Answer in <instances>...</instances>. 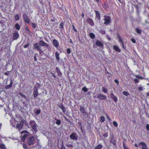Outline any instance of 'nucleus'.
Here are the masks:
<instances>
[{
    "label": "nucleus",
    "instance_id": "60",
    "mask_svg": "<svg viewBox=\"0 0 149 149\" xmlns=\"http://www.w3.org/2000/svg\"><path fill=\"white\" fill-rule=\"evenodd\" d=\"M142 25H144V23H141Z\"/></svg>",
    "mask_w": 149,
    "mask_h": 149
},
{
    "label": "nucleus",
    "instance_id": "27",
    "mask_svg": "<svg viewBox=\"0 0 149 149\" xmlns=\"http://www.w3.org/2000/svg\"><path fill=\"white\" fill-rule=\"evenodd\" d=\"M15 28L18 30H19L20 29V27L18 24H16L15 25Z\"/></svg>",
    "mask_w": 149,
    "mask_h": 149
},
{
    "label": "nucleus",
    "instance_id": "16",
    "mask_svg": "<svg viewBox=\"0 0 149 149\" xmlns=\"http://www.w3.org/2000/svg\"><path fill=\"white\" fill-rule=\"evenodd\" d=\"M95 13L96 14V17L99 20H100V15L98 11L95 10Z\"/></svg>",
    "mask_w": 149,
    "mask_h": 149
},
{
    "label": "nucleus",
    "instance_id": "25",
    "mask_svg": "<svg viewBox=\"0 0 149 149\" xmlns=\"http://www.w3.org/2000/svg\"><path fill=\"white\" fill-rule=\"evenodd\" d=\"M102 147V146L101 145H99L97 146L95 149H101Z\"/></svg>",
    "mask_w": 149,
    "mask_h": 149
},
{
    "label": "nucleus",
    "instance_id": "15",
    "mask_svg": "<svg viewBox=\"0 0 149 149\" xmlns=\"http://www.w3.org/2000/svg\"><path fill=\"white\" fill-rule=\"evenodd\" d=\"M96 45L99 47H102L103 46L102 43L99 40H97L96 42Z\"/></svg>",
    "mask_w": 149,
    "mask_h": 149
},
{
    "label": "nucleus",
    "instance_id": "42",
    "mask_svg": "<svg viewBox=\"0 0 149 149\" xmlns=\"http://www.w3.org/2000/svg\"><path fill=\"white\" fill-rule=\"evenodd\" d=\"M67 53L68 54H70V49H67Z\"/></svg>",
    "mask_w": 149,
    "mask_h": 149
},
{
    "label": "nucleus",
    "instance_id": "23",
    "mask_svg": "<svg viewBox=\"0 0 149 149\" xmlns=\"http://www.w3.org/2000/svg\"><path fill=\"white\" fill-rule=\"evenodd\" d=\"M0 148L1 149H6V147L4 144H2L0 145Z\"/></svg>",
    "mask_w": 149,
    "mask_h": 149
},
{
    "label": "nucleus",
    "instance_id": "52",
    "mask_svg": "<svg viewBox=\"0 0 149 149\" xmlns=\"http://www.w3.org/2000/svg\"><path fill=\"white\" fill-rule=\"evenodd\" d=\"M51 74H52V76L54 77V78H55L56 77L55 76V75H54V74L53 73H51Z\"/></svg>",
    "mask_w": 149,
    "mask_h": 149
},
{
    "label": "nucleus",
    "instance_id": "39",
    "mask_svg": "<svg viewBox=\"0 0 149 149\" xmlns=\"http://www.w3.org/2000/svg\"><path fill=\"white\" fill-rule=\"evenodd\" d=\"M134 81L136 83H138L139 82V79L136 78L134 79Z\"/></svg>",
    "mask_w": 149,
    "mask_h": 149
},
{
    "label": "nucleus",
    "instance_id": "5",
    "mask_svg": "<svg viewBox=\"0 0 149 149\" xmlns=\"http://www.w3.org/2000/svg\"><path fill=\"white\" fill-rule=\"evenodd\" d=\"M97 98L100 100H105L107 98L106 96L104 95H102L101 94H98Z\"/></svg>",
    "mask_w": 149,
    "mask_h": 149
},
{
    "label": "nucleus",
    "instance_id": "21",
    "mask_svg": "<svg viewBox=\"0 0 149 149\" xmlns=\"http://www.w3.org/2000/svg\"><path fill=\"white\" fill-rule=\"evenodd\" d=\"M113 48L117 52H120V50L119 49V48L116 46H114Z\"/></svg>",
    "mask_w": 149,
    "mask_h": 149
},
{
    "label": "nucleus",
    "instance_id": "44",
    "mask_svg": "<svg viewBox=\"0 0 149 149\" xmlns=\"http://www.w3.org/2000/svg\"><path fill=\"white\" fill-rule=\"evenodd\" d=\"M12 85L10 84L9 85L7 86H6V88L7 89H8L10 88L12 86Z\"/></svg>",
    "mask_w": 149,
    "mask_h": 149
},
{
    "label": "nucleus",
    "instance_id": "59",
    "mask_svg": "<svg viewBox=\"0 0 149 149\" xmlns=\"http://www.w3.org/2000/svg\"><path fill=\"white\" fill-rule=\"evenodd\" d=\"M112 141V140H111V141ZM112 142L113 143V145H115V144H116V143L114 142Z\"/></svg>",
    "mask_w": 149,
    "mask_h": 149
},
{
    "label": "nucleus",
    "instance_id": "7",
    "mask_svg": "<svg viewBox=\"0 0 149 149\" xmlns=\"http://www.w3.org/2000/svg\"><path fill=\"white\" fill-rule=\"evenodd\" d=\"M23 16L25 21L27 24L29 23L30 20L27 16L25 14H24Z\"/></svg>",
    "mask_w": 149,
    "mask_h": 149
},
{
    "label": "nucleus",
    "instance_id": "6",
    "mask_svg": "<svg viewBox=\"0 0 149 149\" xmlns=\"http://www.w3.org/2000/svg\"><path fill=\"white\" fill-rule=\"evenodd\" d=\"M86 22L91 26H93L94 25V22L92 19L91 18H88L86 20Z\"/></svg>",
    "mask_w": 149,
    "mask_h": 149
},
{
    "label": "nucleus",
    "instance_id": "3",
    "mask_svg": "<svg viewBox=\"0 0 149 149\" xmlns=\"http://www.w3.org/2000/svg\"><path fill=\"white\" fill-rule=\"evenodd\" d=\"M24 122L22 120L19 122L16 125V127L18 129L19 131H20L21 129L23 127L24 125Z\"/></svg>",
    "mask_w": 149,
    "mask_h": 149
},
{
    "label": "nucleus",
    "instance_id": "40",
    "mask_svg": "<svg viewBox=\"0 0 149 149\" xmlns=\"http://www.w3.org/2000/svg\"><path fill=\"white\" fill-rule=\"evenodd\" d=\"M138 89L140 91H142L143 90V88L142 87L140 86L138 88Z\"/></svg>",
    "mask_w": 149,
    "mask_h": 149
},
{
    "label": "nucleus",
    "instance_id": "64",
    "mask_svg": "<svg viewBox=\"0 0 149 149\" xmlns=\"http://www.w3.org/2000/svg\"><path fill=\"white\" fill-rule=\"evenodd\" d=\"M147 95L149 97V94L148 93L147 94Z\"/></svg>",
    "mask_w": 149,
    "mask_h": 149
},
{
    "label": "nucleus",
    "instance_id": "34",
    "mask_svg": "<svg viewBox=\"0 0 149 149\" xmlns=\"http://www.w3.org/2000/svg\"><path fill=\"white\" fill-rule=\"evenodd\" d=\"M82 90L85 92H86L88 91V89L86 87L83 88Z\"/></svg>",
    "mask_w": 149,
    "mask_h": 149
},
{
    "label": "nucleus",
    "instance_id": "29",
    "mask_svg": "<svg viewBox=\"0 0 149 149\" xmlns=\"http://www.w3.org/2000/svg\"><path fill=\"white\" fill-rule=\"evenodd\" d=\"M90 36L91 38H93L95 37V35L93 33H91L90 34Z\"/></svg>",
    "mask_w": 149,
    "mask_h": 149
},
{
    "label": "nucleus",
    "instance_id": "37",
    "mask_svg": "<svg viewBox=\"0 0 149 149\" xmlns=\"http://www.w3.org/2000/svg\"><path fill=\"white\" fill-rule=\"evenodd\" d=\"M146 128L147 130L149 131V124H147L146 126Z\"/></svg>",
    "mask_w": 149,
    "mask_h": 149
},
{
    "label": "nucleus",
    "instance_id": "13",
    "mask_svg": "<svg viewBox=\"0 0 149 149\" xmlns=\"http://www.w3.org/2000/svg\"><path fill=\"white\" fill-rule=\"evenodd\" d=\"M19 35L18 33L17 32L14 33L13 34V39L14 40L17 39L19 37Z\"/></svg>",
    "mask_w": 149,
    "mask_h": 149
},
{
    "label": "nucleus",
    "instance_id": "49",
    "mask_svg": "<svg viewBox=\"0 0 149 149\" xmlns=\"http://www.w3.org/2000/svg\"><path fill=\"white\" fill-rule=\"evenodd\" d=\"M23 147L25 149H26L27 148V146L26 145H24Z\"/></svg>",
    "mask_w": 149,
    "mask_h": 149
},
{
    "label": "nucleus",
    "instance_id": "10",
    "mask_svg": "<svg viewBox=\"0 0 149 149\" xmlns=\"http://www.w3.org/2000/svg\"><path fill=\"white\" fill-rule=\"evenodd\" d=\"M39 44L42 46H46V47H48V45L45 43L44 41L41 40L39 42Z\"/></svg>",
    "mask_w": 149,
    "mask_h": 149
},
{
    "label": "nucleus",
    "instance_id": "18",
    "mask_svg": "<svg viewBox=\"0 0 149 149\" xmlns=\"http://www.w3.org/2000/svg\"><path fill=\"white\" fill-rule=\"evenodd\" d=\"M53 43L54 46L57 47L58 45V42L56 40H54L53 41Z\"/></svg>",
    "mask_w": 149,
    "mask_h": 149
},
{
    "label": "nucleus",
    "instance_id": "48",
    "mask_svg": "<svg viewBox=\"0 0 149 149\" xmlns=\"http://www.w3.org/2000/svg\"><path fill=\"white\" fill-rule=\"evenodd\" d=\"M58 71H57V72H58V75H61V74H62V73H61L60 72V71L58 69Z\"/></svg>",
    "mask_w": 149,
    "mask_h": 149
},
{
    "label": "nucleus",
    "instance_id": "22",
    "mask_svg": "<svg viewBox=\"0 0 149 149\" xmlns=\"http://www.w3.org/2000/svg\"><path fill=\"white\" fill-rule=\"evenodd\" d=\"M135 30L136 32L138 34H140L141 33L142 31L140 29L137 28Z\"/></svg>",
    "mask_w": 149,
    "mask_h": 149
},
{
    "label": "nucleus",
    "instance_id": "43",
    "mask_svg": "<svg viewBox=\"0 0 149 149\" xmlns=\"http://www.w3.org/2000/svg\"><path fill=\"white\" fill-rule=\"evenodd\" d=\"M60 26L61 28H62L63 26V23L61 22L60 24Z\"/></svg>",
    "mask_w": 149,
    "mask_h": 149
},
{
    "label": "nucleus",
    "instance_id": "17",
    "mask_svg": "<svg viewBox=\"0 0 149 149\" xmlns=\"http://www.w3.org/2000/svg\"><path fill=\"white\" fill-rule=\"evenodd\" d=\"M80 111L81 112L83 113L84 115L86 114V112L85 109L83 107H81L80 108Z\"/></svg>",
    "mask_w": 149,
    "mask_h": 149
},
{
    "label": "nucleus",
    "instance_id": "56",
    "mask_svg": "<svg viewBox=\"0 0 149 149\" xmlns=\"http://www.w3.org/2000/svg\"><path fill=\"white\" fill-rule=\"evenodd\" d=\"M135 146L136 147H138V145L136 144H135Z\"/></svg>",
    "mask_w": 149,
    "mask_h": 149
},
{
    "label": "nucleus",
    "instance_id": "47",
    "mask_svg": "<svg viewBox=\"0 0 149 149\" xmlns=\"http://www.w3.org/2000/svg\"><path fill=\"white\" fill-rule=\"evenodd\" d=\"M106 117H107V119H108V120H109L110 121L111 120V119H110L108 115H106Z\"/></svg>",
    "mask_w": 149,
    "mask_h": 149
},
{
    "label": "nucleus",
    "instance_id": "24",
    "mask_svg": "<svg viewBox=\"0 0 149 149\" xmlns=\"http://www.w3.org/2000/svg\"><path fill=\"white\" fill-rule=\"evenodd\" d=\"M55 57H56V59L58 61L59 60V54L57 52H56L55 53Z\"/></svg>",
    "mask_w": 149,
    "mask_h": 149
},
{
    "label": "nucleus",
    "instance_id": "38",
    "mask_svg": "<svg viewBox=\"0 0 149 149\" xmlns=\"http://www.w3.org/2000/svg\"><path fill=\"white\" fill-rule=\"evenodd\" d=\"M41 111L40 110H37L36 111V113L37 114H38L40 113Z\"/></svg>",
    "mask_w": 149,
    "mask_h": 149
},
{
    "label": "nucleus",
    "instance_id": "9",
    "mask_svg": "<svg viewBox=\"0 0 149 149\" xmlns=\"http://www.w3.org/2000/svg\"><path fill=\"white\" fill-rule=\"evenodd\" d=\"M110 96L112 98L115 102H116L118 100L117 97L115 96L113 93H111L110 95Z\"/></svg>",
    "mask_w": 149,
    "mask_h": 149
},
{
    "label": "nucleus",
    "instance_id": "61",
    "mask_svg": "<svg viewBox=\"0 0 149 149\" xmlns=\"http://www.w3.org/2000/svg\"><path fill=\"white\" fill-rule=\"evenodd\" d=\"M26 30H29V29H28V27H26Z\"/></svg>",
    "mask_w": 149,
    "mask_h": 149
},
{
    "label": "nucleus",
    "instance_id": "51",
    "mask_svg": "<svg viewBox=\"0 0 149 149\" xmlns=\"http://www.w3.org/2000/svg\"><path fill=\"white\" fill-rule=\"evenodd\" d=\"M61 149H65V148L64 146H62L61 148Z\"/></svg>",
    "mask_w": 149,
    "mask_h": 149
},
{
    "label": "nucleus",
    "instance_id": "55",
    "mask_svg": "<svg viewBox=\"0 0 149 149\" xmlns=\"http://www.w3.org/2000/svg\"><path fill=\"white\" fill-rule=\"evenodd\" d=\"M84 15L83 13H82V14L81 17H82L83 18L84 17Z\"/></svg>",
    "mask_w": 149,
    "mask_h": 149
},
{
    "label": "nucleus",
    "instance_id": "11",
    "mask_svg": "<svg viewBox=\"0 0 149 149\" xmlns=\"http://www.w3.org/2000/svg\"><path fill=\"white\" fill-rule=\"evenodd\" d=\"M33 95L34 97H36L38 95V89L37 88L35 87L34 89Z\"/></svg>",
    "mask_w": 149,
    "mask_h": 149
},
{
    "label": "nucleus",
    "instance_id": "14",
    "mask_svg": "<svg viewBox=\"0 0 149 149\" xmlns=\"http://www.w3.org/2000/svg\"><path fill=\"white\" fill-rule=\"evenodd\" d=\"M33 46L34 48L37 50H40L41 47H40L38 45L37 43H35L33 45Z\"/></svg>",
    "mask_w": 149,
    "mask_h": 149
},
{
    "label": "nucleus",
    "instance_id": "28",
    "mask_svg": "<svg viewBox=\"0 0 149 149\" xmlns=\"http://www.w3.org/2000/svg\"><path fill=\"white\" fill-rule=\"evenodd\" d=\"M123 94L126 96H128L130 95L129 93L128 92L125 91H124L123 92Z\"/></svg>",
    "mask_w": 149,
    "mask_h": 149
},
{
    "label": "nucleus",
    "instance_id": "32",
    "mask_svg": "<svg viewBox=\"0 0 149 149\" xmlns=\"http://www.w3.org/2000/svg\"><path fill=\"white\" fill-rule=\"evenodd\" d=\"M123 144L124 149H129L127 146L126 145L124 142L123 143Z\"/></svg>",
    "mask_w": 149,
    "mask_h": 149
},
{
    "label": "nucleus",
    "instance_id": "54",
    "mask_svg": "<svg viewBox=\"0 0 149 149\" xmlns=\"http://www.w3.org/2000/svg\"><path fill=\"white\" fill-rule=\"evenodd\" d=\"M121 44H122V46H123V49H125V47H124V45H123V42H122V43H121Z\"/></svg>",
    "mask_w": 149,
    "mask_h": 149
},
{
    "label": "nucleus",
    "instance_id": "53",
    "mask_svg": "<svg viewBox=\"0 0 149 149\" xmlns=\"http://www.w3.org/2000/svg\"><path fill=\"white\" fill-rule=\"evenodd\" d=\"M73 29H74V31L75 32H77L76 30L75 29V28H74V27L73 26Z\"/></svg>",
    "mask_w": 149,
    "mask_h": 149
},
{
    "label": "nucleus",
    "instance_id": "35",
    "mask_svg": "<svg viewBox=\"0 0 149 149\" xmlns=\"http://www.w3.org/2000/svg\"><path fill=\"white\" fill-rule=\"evenodd\" d=\"M19 95L21 96H22V97H24V98H25V99H26V96L24 95L23 94H22V93H19Z\"/></svg>",
    "mask_w": 149,
    "mask_h": 149
},
{
    "label": "nucleus",
    "instance_id": "20",
    "mask_svg": "<svg viewBox=\"0 0 149 149\" xmlns=\"http://www.w3.org/2000/svg\"><path fill=\"white\" fill-rule=\"evenodd\" d=\"M55 120H56V123L58 125H59L61 124V122L60 120L56 119V118H54Z\"/></svg>",
    "mask_w": 149,
    "mask_h": 149
},
{
    "label": "nucleus",
    "instance_id": "8",
    "mask_svg": "<svg viewBox=\"0 0 149 149\" xmlns=\"http://www.w3.org/2000/svg\"><path fill=\"white\" fill-rule=\"evenodd\" d=\"M141 146L142 149H148L146 144L143 142H141L139 144Z\"/></svg>",
    "mask_w": 149,
    "mask_h": 149
},
{
    "label": "nucleus",
    "instance_id": "45",
    "mask_svg": "<svg viewBox=\"0 0 149 149\" xmlns=\"http://www.w3.org/2000/svg\"><path fill=\"white\" fill-rule=\"evenodd\" d=\"M131 41L133 43H135L136 42V41L135 39L133 38H132L131 39Z\"/></svg>",
    "mask_w": 149,
    "mask_h": 149
},
{
    "label": "nucleus",
    "instance_id": "19",
    "mask_svg": "<svg viewBox=\"0 0 149 149\" xmlns=\"http://www.w3.org/2000/svg\"><path fill=\"white\" fill-rule=\"evenodd\" d=\"M58 107L62 110L64 112H65L66 111L65 108L62 104H61L58 105Z\"/></svg>",
    "mask_w": 149,
    "mask_h": 149
},
{
    "label": "nucleus",
    "instance_id": "50",
    "mask_svg": "<svg viewBox=\"0 0 149 149\" xmlns=\"http://www.w3.org/2000/svg\"><path fill=\"white\" fill-rule=\"evenodd\" d=\"M29 45V44H27L26 45H24V48H26Z\"/></svg>",
    "mask_w": 149,
    "mask_h": 149
},
{
    "label": "nucleus",
    "instance_id": "46",
    "mask_svg": "<svg viewBox=\"0 0 149 149\" xmlns=\"http://www.w3.org/2000/svg\"><path fill=\"white\" fill-rule=\"evenodd\" d=\"M114 81L115 82L117 83V85H118V84H119V82H118V81L117 79H116Z\"/></svg>",
    "mask_w": 149,
    "mask_h": 149
},
{
    "label": "nucleus",
    "instance_id": "2",
    "mask_svg": "<svg viewBox=\"0 0 149 149\" xmlns=\"http://www.w3.org/2000/svg\"><path fill=\"white\" fill-rule=\"evenodd\" d=\"M35 138L34 137L31 136L27 138V143L28 145H33L34 143V140Z\"/></svg>",
    "mask_w": 149,
    "mask_h": 149
},
{
    "label": "nucleus",
    "instance_id": "62",
    "mask_svg": "<svg viewBox=\"0 0 149 149\" xmlns=\"http://www.w3.org/2000/svg\"><path fill=\"white\" fill-rule=\"evenodd\" d=\"M141 76H139V79H141Z\"/></svg>",
    "mask_w": 149,
    "mask_h": 149
},
{
    "label": "nucleus",
    "instance_id": "30",
    "mask_svg": "<svg viewBox=\"0 0 149 149\" xmlns=\"http://www.w3.org/2000/svg\"><path fill=\"white\" fill-rule=\"evenodd\" d=\"M102 91L105 93H107V89L104 87H102Z\"/></svg>",
    "mask_w": 149,
    "mask_h": 149
},
{
    "label": "nucleus",
    "instance_id": "1",
    "mask_svg": "<svg viewBox=\"0 0 149 149\" xmlns=\"http://www.w3.org/2000/svg\"><path fill=\"white\" fill-rule=\"evenodd\" d=\"M22 134H24L22 136V140L23 141H25L26 138L29 135V133L26 130H24L21 132Z\"/></svg>",
    "mask_w": 149,
    "mask_h": 149
},
{
    "label": "nucleus",
    "instance_id": "12",
    "mask_svg": "<svg viewBox=\"0 0 149 149\" xmlns=\"http://www.w3.org/2000/svg\"><path fill=\"white\" fill-rule=\"evenodd\" d=\"M70 138L74 140H77V136L74 133H72L70 136Z\"/></svg>",
    "mask_w": 149,
    "mask_h": 149
},
{
    "label": "nucleus",
    "instance_id": "4",
    "mask_svg": "<svg viewBox=\"0 0 149 149\" xmlns=\"http://www.w3.org/2000/svg\"><path fill=\"white\" fill-rule=\"evenodd\" d=\"M104 20L105 21L104 24L106 25L109 24L111 22L110 17L107 16H104Z\"/></svg>",
    "mask_w": 149,
    "mask_h": 149
},
{
    "label": "nucleus",
    "instance_id": "33",
    "mask_svg": "<svg viewBox=\"0 0 149 149\" xmlns=\"http://www.w3.org/2000/svg\"><path fill=\"white\" fill-rule=\"evenodd\" d=\"M113 125H114V126L115 127H117V126H118V124L115 121H113Z\"/></svg>",
    "mask_w": 149,
    "mask_h": 149
},
{
    "label": "nucleus",
    "instance_id": "36",
    "mask_svg": "<svg viewBox=\"0 0 149 149\" xmlns=\"http://www.w3.org/2000/svg\"><path fill=\"white\" fill-rule=\"evenodd\" d=\"M32 25V26L33 28H35L36 27V24L35 23H31Z\"/></svg>",
    "mask_w": 149,
    "mask_h": 149
},
{
    "label": "nucleus",
    "instance_id": "57",
    "mask_svg": "<svg viewBox=\"0 0 149 149\" xmlns=\"http://www.w3.org/2000/svg\"><path fill=\"white\" fill-rule=\"evenodd\" d=\"M67 146L68 147H70L71 146H71V145L70 144V145H67Z\"/></svg>",
    "mask_w": 149,
    "mask_h": 149
},
{
    "label": "nucleus",
    "instance_id": "41",
    "mask_svg": "<svg viewBox=\"0 0 149 149\" xmlns=\"http://www.w3.org/2000/svg\"><path fill=\"white\" fill-rule=\"evenodd\" d=\"M118 38H119V41L120 42H121V43H122V42H122V39H121L120 37L119 36H118Z\"/></svg>",
    "mask_w": 149,
    "mask_h": 149
},
{
    "label": "nucleus",
    "instance_id": "63",
    "mask_svg": "<svg viewBox=\"0 0 149 149\" xmlns=\"http://www.w3.org/2000/svg\"><path fill=\"white\" fill-rule=\"evenodd\" d=\"M145 23H147V20H145Z\"/></svg>",
    "mask_w": 149,
    "mask_h": 149
},
{
    "label": "nucleus",
    "instance_id": "58",
    "mask_svg": "<svg viewBox=\"0 0 149 149\" xmlns=\"http://www.w3.org/2000/svg\"><path fill=\"white\" fill-rule=\"evenodd\" d=\"M34 59L35 60H36V56H35L34 57Z\"/></svg>",
    "mask_w": 149,
    "mask_h": 149
},
{
    "label": "nucleus",
    "instance_id": "31",
    "mask_svg": "<svg viewBox=\"0 0 149 149\" xmlns=\"http://www.w3.org/2000/svg\"><path fill=\"white\" fill-rule=\"evenodd\" d=\"M15 18L16 20H18L19 19V17L18 15H16L15 16Z\"/></svg>",
    "mask_w": 149,
    "mask_h": 149
},
{
    "label": "nucleus",
    "instance_id": "26",
    "mask_svg": "<svg viewBox=\"0 0 149 149\" xmlns=\"http://www.w3.org/2000/svg\"><path fill=\"white\" fill-rule=\"evenodd\" d=\"M104 120V118L102 116H101L100 118V121L101 122H103Z\"/></svg>",
    "mask_w": 149,
    "mask_h": 149
}]
</instances>
